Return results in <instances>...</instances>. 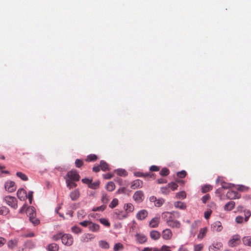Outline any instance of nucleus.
Segmentation results:
<instances>
[{
    "label": "nucleus",
    "instance_id": "1",
    "mask_svg": "<svg viewBox=\"0 0 251 251\" xmlns=\"http://www.w3.org/2000/svg\"><path fill=\"white\" fill-rule=\"evenodd\" d=\"M3 201L12 208L16 209L18 208V201L15 197L6 196L3 198Z\"/></svg>",
    "mask_w": 251,
    "mask_h": 251
},
{
    "label": "nucleus",
    "instance_id": "2",
    "mask_svg": "<svg viewBox=\"0 0 251 251\" xmlns=\"http://www.w3.org/2000/svg\"><path fill=\"white\" fill-rule=\"evenodd\" d=\"M65 178L66 179H70V180L77 181L79 180L80 176L76 170H72L67 173L66 176H65Z\"/></svg>",
    "mask_w": 251,
    "mask_h": 251
},
{
    "label": "nucleus",
    "instance_id": "3",
    "mask_svg": "<svg viewBox=\"0 0 251 251\" xmlns=\"http://www.w3.org/2000/svg\"><path fill=\"white\" fill-rule=\"evenodd\" d=\"M62 242L65 245L70 246L73 243L72 236L69 234H64L62 239Z\"/></svg>",
    "mask_w": 251,
    "mask_h": 251
},
{
    "label": "nucleus",
    "instance_id": "4",
    "mask_svg": "<svg viewBox=\"0 0 251 251\" xmlns=\"http://www.w3.org/2000/svg\"><path fill=\"white\" fill-rule=\"evenodd\" d=\"M4 187L5 190L9 193L15 191L16 189L15 182L11 180H8L5 183Z\"/></svg>",
    "mask_w": 251,
    "mask_h": 251
},
{
    "label": "nucleus",
    "instance_id": "5",
    "mask_svg": "<svg viewBox=\"0 0 251 251\" xmlns=\"http://www.w3.org/2000/svg\"><path fill=\"white\" fill-rule=\"evenodd\" d=\"M144 198V193L140 190L136 191L133 195V200L137 203L143 201Z\"/></svg>",
    "mask_w": 251,
    "mask_h": 251
},
{
    "label": "nucleus",
    "instance_id": "6",
    "mask_svg": "<svg viewBox=\"0 0 251 251\" xmlns=\"http://www.w3.org/2000/svg\"><path fill=\"white\" fill-rule=\"evenodd\" d=\"M240 240V237L239 235H234L228 241V245L230 247H235L239 244Z\"/></svg>",
    "mask_w": 251,
    "mask_h": 251
},
{
    "label": "nucleus",
    "instance_id": "7",
    "mask_svg": "<svg viewBox=\"0 0 251 251\" xmlns=\"http://www.w3.org/2000/svg\"><path fill=\"white\" fill-rule=\"evenodd\" d=\"M167 224L172 228H179L181 226L180 223L177 220H174L173 217L171 219H167Z\"/></svg>",
    "mask_w": 251,
    "mask_h": 251
},
{
    "label": "nucleus",
    "instance_id": "8",
    "mask_svg": "<svg viewBox=\"0 0 251 251\" xmlns=\"http://www.w3.org/2000/svg\"><path fill=\"white\" fill-rule=\"evenodd\" d=\"M223 227L220 222L216 221L211 226V229L213 231L219 232L222 230Z\"/></svg>",
    "mask_w": 251,
    "mask_h": 251
},
{
    "label": "nucleus",
    "instance_id": "9",
    "mask_svg": "<svg viewBox=\"0 0 251 251\" xmlns=\"http://www.w3.org/2000/svg\"><path fill=\"white\" fill-rule=\"evenodd\" d=\"M226 197L229 199H239L240 197L236 191L229 190L226 194Z\"/></svg>",
    "mask_w": 251,
    "mask_h": 251
},
{
    "label": "nucleus",
    "instance_id": "10",
    "mask_svg": "<svg viewBox=\"0 0 251 251\" xmlns=\"http://www.w3.org/2000/svg\"><path fill=\"white\" fill-rule=\"evenodd\" d=\"M18 198L21 201H24L27 197L26 192L23 188L19 189L17 192Z\"/></svg>",
    "mask_w": 251,
    "mask_h": 251
},
{
    "label": "nucleus",
    "instance_id": "11",
    "mask_svg": "<svg viewBox=\"0 0 251 251\" xmlns=\"http://www.w3.org/2000/svg\"><path fill=\"white\" fill-rule=\"evenodd\" d=\"M148 213L146 210H141L139 211L136 214V218L138 220H143L145 219L148 216Z\"/></svg>",
    "mask_w": 251,
    "mask_h": 251
},
{
    "label": "nucleus",
    "instance_id": "12",
    "mask_svg": "<svg viewBox=\"0 0 251 251\" xmlns=\"http://www.w3.org/2000/svg\"><path fill=\"white\" fill-rule=\"evenodd\" d=\"M172 236V232L170 229H165L162 231V238L165 240H169Z\"/></svg>",
    "mask_w": 251,
    "mask_h": 251
},
{
    "label": "nucleus",
    "instance_id": "13",
    "mask_svg": "<svg viewBox=\"0 0 251 251\" xmlns=\"http://www.w3.org/2000/svg\"><path fill=\"white\" fill-rule=\"evenodd\" d=\"M142 186V181L140 179H136L132 182L130 187L132 189H135L139 188H141Z\"/></svg>",
    "mask_w": 251,
    "mask_h": 251
},
{
    "label": "nucleus",
    "instance_id": "14",
    "mask_svg": "<svg viewBox=\"0 0 251 251\" xmlns=\"http://www.w3.org/2000/svg\"><path fill=\"white\" fill-rule=\"evenodd\" d=\"M160 221V217H155L152 218L149 223V226L151 227L154 228L158 226Z\"/></svg>",
    "mask_w": 251,
    "mask_h": 251
},
{
    "label": "nucleus",
    "instance_id": "15",
    "mask_svg": "<svg viewBox=\"0 0 251 251\" xmlns=\"http://www.w3.org/2000/svg\"><path fill=\"white\" fill-rule=\"evenodd\" d=\"M95 238L93 234L86 233L84 234L81 237V241L83 242H88Z\"/></svg>",
    "mask_w": 251,
    "mask_h": 251
},
{
    "label": "nucleus",
    "instance_id": "16",
    "mask_svg": "<svg viewBox=\"0 0 251 251\" xmlns=\"http://www.w3.org/2000/svg\"><path fill=\"white\" fill-rule=\"evenodd\" d=\"M135 236L138 242L140 244H143L147 241V238L146 236L143 234L137 233Z\"/></svg>",
    "mask_w": 251,
    "mask_h": 251
},
{
    "label": "nucleus",
    "instance_id": "17",
    "mask_svg": "<svg viewBox=\"0 0 251 251\" xmlns=\"http://www.w3.org/2000/svg\"><path fill=\"white\" fill-rule=\"evenodd\" d=\"M70 198L72 201H76L78 199L80 196L79 192L78 189H75L70 193Z\"/></svg>",
    "mask_w": 251,
    "mask_h": 251
},
{
    "label": "nucleus",
    "instance_id": "18",
    "mask_svg": "<svg viewBox=\"0 0 251 251\" xmlns=\"http://www.w3.org/2000/svg\"><path fill=\"white\" fill-rule=\"evenodd\" d=\"M235 205V202L233 201H230L225 205L224 209L226 211H230L234 208Z\"/></svg>",
    "mask_w": 251,
    "mask_h": 251
},
{
    "label": "nucleus",
    "instance_id": "19",
    "mask_svg": "<svg viewBox=\"0 0 251 251\" xmlns=\"http://www.w3.org/2000/svg\"><path fill=\"white\" fill-rule=\"evenodd\" d=\"M100 226L99 225L90 222L89 225V229L93 232H96L99 230Z\"/></svg>",
    "mask_w": 251,
    "mask_h": 251
},
{
    "label": "nucleus",
    "instance_id": "20",
    "mask_svg": "<svg viewBox=\"0 0 251 251\" xmlns=\"http://www.w3.org/2000/svg\"><path fill=\"white\" fill-rule=\"evenodd\" d=\"M150 236L152 239L156 240L160 237V233L156 230H152L150 232Z\"/></svg>",
    "mask_w": 251,
    "mask_h": 251
},
{
    "label": "nucleus",
    "instance_id": "21",
    "mask_svg": "<svg viewBox=\"0 0 251 251\" xmlns=\"http://www.w3.org/2000/svg\"><path fill=\"white\" fill-rule=\"evenodd\" d=\"M59 249L58 246L56 243H51L47 247L48 251H58Z\"/></svg>",
    "mask_w": 251,
    "mask_h": 251
},
{
    "label": "nucleus",
    "instance_id": "22",
    "mask_svg": "<svg viewBox=\"0 0 251 251\" xmlns=\"http://www.w3.org/2000/svg\"><path fill=\"white\" fill-rule=\"evenodd\" d=\"M100 167L102 171H108L110 169L108 164L104 160L100 161Z\"/></svg>",
    "mask_w": 251,
    "mask_h": 251
},
{
    "label": "nucleus",
    "instance_id": "23",
    "mask_svg": "<svg viewBox=\"0 0 251 251\" xmlns=\"http://www.w3.org/2000/svg\"><path fill=\"white\" fill-rule=\"evenodd\" d=\"M174 206L177 208H179L182 210H184L186 208V204L181 201H176L174 203Z\"/></svg>",
    "mask_w": 251,
    "mask_h": 251
},
{
    "label": "nucleus",
    "instance_id": "24",
    "mask_svg": "<svg viewBox=\"0 0 251 251\" xmlns=\"http://www.w3.org/2000/svg\"><path fill=\"white\" fill-rule=\"evenodd\" d=\"M124 209H125L126 213L131 212L134 210V206L130 203H127L125 205Z\"/></svg>",
    "mask_w": 251,
    "mask_h": 251
},
{
    "label": "nucleus",
    "instance_id": "25",
    "mask_svg": "<svg viewBox=\"0 0 251 251\" xmlns=\"http://www.w3.org/2000/svg\"><path fill=\"white\" fill-rule=\"evenodd\" d=\"M74 181L70 180V179H66V183L67 187L70 189L75 188L76 187L77 184L74 182Z\"/></svg>",
    "mask_w": 251,
    "mask_h": 251
},
{
    "label": "nucleus",
    "instance_id": "26",
    "mask_svg": "<svg viewBox=\"0 0 251 251\" xmlns=\"http://www.w3.org/2000/svg\"><path fill=\"white\" fill-rule=\"evenodd\" d=\"M115 188V185L114 183L112 181H110L107 183L106 186V189L107 191L109 192L113 191Z\"/></svg>",
    "mask_w": 251,
    "mask_h": 251
},
{
    "label": "nucleus",
    "instance_id": "27",
    "mask_svg": "<svg viewBox=\"0 0 251 251\" xmlns=\"http://www.w3.org/2000/svg\"><path fill=\"white\" fill-rule=\"evenodd\" d=\"M207 230V229L206 227L201 228L200 230L199 234L198 235V238L201 239H202L206 234Z\"/></svg>",
    "mask_w": 251,
    "mask_h": 251
},
{
    "label": "nucleus",
    "instance_id": "28",
    "mask_svg": "<svg viewBox=\"0 0 251 251\" xmlns=\"http://www.w3.org/2000/svg\"><path fill=\"white\" fill-rule=\"evenodd\" d=\"M242 240L245 246H251V236L244 237Z\"/></svg>",
    "mask_w": 251,
    "mask_h": 251
},
{
    "label": "nucleus",
    "instance_id": "29",
    "mask_svg": "<svg viewBox=\"0 0 251 251\" xmlns=\"http://www.w3.org/2000/svg\"><path fill=\"white\" fill-rule=\"evenodd\" d=\"M174 214V213L169 212H166L163 213L162 215V217L164 219H165L166 222L167 221V219H171L172 218V215Z\"/></svg>",
    "mask_w": 251,
    "mask_h": 251
},
{
    "label": "nucleus",
    "instance_id": "30",
    "mask_svg": "<svg viewBox=\"0 0 251 251\" xmlns=\"http://www.w3.org/2000/svg\"><path fill=\"white\" fill-rule=\"evenodd\" d=\"M9 212V210L8 208H7L6 206H0V215H6L8 214Z\"/></svg>",
    "mask_w": 251,
    "mask_h": 251
},
{
    "label": "nucleus",
    "instance_id": "31",
    "mask_svg": "<svg viewBox=\"0 0 251 251\" xmlns=\"http://www.w3.org/2000/svg\"><path fill=\"white\" fill-rule=\"evenodd\" d=\"M186 197V194L184 191H181L177 193L176 195V198L179 199H184Z\"/></svg>",
    "mask_w": 251,
    "mask_h": 251
},
{
    "label": "nucleus",
    "instance_id": "32",
    "mask_svg": "<svg viewBox=\"0 0 251 251\" xmlns=\"http://www.w3.org/2000/svg\"><path fill=\"white\" fill-rule=\"evenodd\" d=\"M97 158L98 157L96 155L91 154L87 156L86 161L88 162L94 161H96Z\"/></svg>",
    "mask_w": 251,
    "mask_h": 251
},
{
    "label": "nucleus",
    "instance_id": "33",
    "mask_svg": "<svg viewBox=\"0 0 251 251\" xmlns=\"http://www.w3.org/2000/svg\"><path fill=\"white\" fill-rule=\"evenodd\" d=\"M115 172L117 173V174L118 176H125L127 175L126 172L124 169H117L115 170Z\"/></svg>",
    "mask_w": 251,
    "mask_h": 251
},
{
    "label": "nucleus",
    "instance_id": "34",
    "mask_svg": "<svg viewBox=\"0 0 251 251\" xmlns=\"http://www.w3.org/2000/svg\"><path fill=\"white\" fill-rule=\"evenodd\" d=\"M99 181H96L94 182H92V181L91 182H90L89 187L93 189H96L99 187Z\"/></svg>",
    "mask_w": 251,
    "mask_h": 251
},
{
    "label": "nucleus",
    "instance_id": "35",
    "mask_svg": "<svg viewBox=\"0 0 251 251\" xmlns=\"http://www.w3.org/2000/svg\"><path fill=\"white\" fill-rule=\"evenodd\" d=\"M16 176L24 181H27L28 180L27 176L22 172H17Z\"/></svg>",
    "mask_w": 251,
    "mask_h": 251
},
{
    "label": "nucleus",
    "instance_id": "36",
    "mask_svg": "<svg viewBox=\"0 0 251 251\" xmlns=\"http://www.w3.org/2000/svg\"><path fill=\"white\" fill-rule=\"evenodd\" d=\"M221 185L222 188L225 189L231 188L233 186V184L225 182H222Z\"/></svg>",
    "mask_w": 251,
    "mask_h": 251
},
{
    "label": "nucleus",
    "instance_id": "37",
    "mask_svg": "<svg viewBox=\"0 0 251 251\" xmlns=\"http://www.w3.org/2000/svg\"><path fill=\"white\" fill-rule=\"evenodd\" d=\"M99 246L103 249H108L109 248V245L107 242L105 241L101 240L99 242Z\"/></svg>",
    "mask_w": 251,
    "mask_h": 251
},
{
    "label": "nucleus",
    "instance_id": "38",
    "mask_svg": "<svg viewBox=\"0 0 251 251\" xmlns=\"http://www.w3.org/2000/svg\"><path fill=\"white\" fill-rule=\"evenodd\" d=\"M168 186L169 188H171L172 189V190H173V191H174V190L177 189V188L178 187V185L176 182H171L169 183L168 184Z\"/></svg>",
    "mask_w": 251,
    "mask_h": 251
},
{
    "label": "nucleus",
    "instance_id": "39",
    "mask_svg": "<svg viewBox=\"0 0 251 251\" xmlns=\"http://www.w3.org/2000/svg\"><path fill=\"white\" fill-rule=\"evenodd\" d=\"M86 215V213L83 210H79L77 212V217L78 219H81L83 218Z\"/></svg>",
    "mask_w": 251,
    "mask_h": 251
},
{
    "label": "nucleus",
    "instance_id": "40",
    "mask_svg": "<svg viewBox=\"0 0 251 251\" xmlns=\"http://www.w3.org/2000/svg\"><path fill=\"white\" fill-rule=\"evenodd\" d=\"M63 234H63L61 232L58 233L54 235L52 237V240H53L54 241H57V240H58L60 239H62Z\"/></svg>",
    "mask_w": 251,
    "mask_h": 251
},
{
    "label": "nucleus",
    "instance_id": "41",
    "mask_svg": "<svg viewBox=\"0 0 251 251\" xmlns=\"http://www.w3.org/2000/svg\"><path fill=\"white\" fill-rule=\"evenodd\" d=\"M17 245V241L16 240H11L9 241L7 243V246L9 248H13L15 247Z\"/></svg>",
    "mask_w": 251,
    "mask_h": 251
},
{
    "label": "nucleus",
    "instance_id": "42",
    "mask_svg": "<svg viewBox=\"0 0 251 251\" xmlns=\"http://www.w3.org/2000/svg\"><path fill=\"white\" fill-rule=\"evenodd\" d=\"M164 202L165 200L162 198L156 199V201L154 203V205L155 206L160 207Z\"/></svg>",
    "mask_w": 251,
    "mask_h": 251
},
{
    "label": "nucleus",
    "instance_id": "43",
    "mask_svg": "<svg viewBox=\"0 0 251 251\" xmlns=\"http://www.w3.org/2000/svg\"><path fill=\"white\" fill-rule=\"evenodd\" d=\"M118 200L117 199L115 198V199H113L112 201L109 204V206L111 208H113L115 207L118 205Z\"/></svg>",
    "mask_w": 251,
    "mask_h": 251
},
{
    "label": "nucleus",
    "instance_id": "44",
    "mask_svg": "<svg viewBox=\"0 0 251 251\" xmlns=\"http://www.w3.org/2000/svg\"><path fill=\"white\" fill-rule=\"evenodd\" d=\"M212 187L210 185H205L202 187V192L205 193L211 190Z\"/></svg>",
    "mask_w": 251,
    "mask_h": 251
},
{
    "label": "nucleus",
    "instance_id": "45",
    "mask_svg": "<svg viewBox=\"0 0 251 251\" xmlns=\"http://www.w3.org/2000/svg\"><path fill=\"white\" fill-rule=\"evenodd\" d=\"M169 174V170L166 168H163L160 172V175L162 176H168Z\"/></svg>",
    "mask_w": 251,
    "mask_h": 251
},
{
    "label": "nucleus",
    "instance_id": "46",
    "mask_svg": "<svg viewBox=\"0 0 251 251\" xmlns=\"http://www.w3.org/2000/svg\"><path fill=\"white\" fill-rule=\"evenodd\" d=\"M117 214V217L120 219L122 220L124 219L127 217V213H124L123 212H120L118 213H116Z\"/></svg>",
    "mask_w": 251,
    "mask_h": 251
},
{
    "label": "nucleus",
    "instance_id": "47",
    "mask_svg": "<svg viewBox=\"0 0 251 251\" xmlns=\"http://www.w3.org/2000/svg\"><path fill=\"white\" fill-rule=\"evenodd\" d=\"M106 208V205H102L97 207H94L93 208L92 211H103Z\"/></svg>",
    "mask_w": 251,
    "mask_h": 251
},
{
    "label": "nucleus",
    "instance_id": "48",
    "mask_svg": "<svg viewBox=\"0 0 251 251\" xmlns=\"http://www.w3.org/2000/svg\"><path fill=\"white\" fill-rule=\"evenodd\" d=\"M100 221L102 224H103V225H104L106 226H109L110 225V224L109 222L108 221V220L105 218L100 219Z\"/></svg>",
    "mask_w": 251,
    "mask_h": 251
},
{
    "label": "nucleus",
    "instance_id": "49",
    "mask_svg": "<svg viewBox=\"0 0 251 251\" xmlns=\"http://www.w3.org/2000/svg\"><path fill=\"white\" fill-rule=\"evenodd\" d=\"M123 249V245L122 244L118 243L115 244L114 247V250L115 251H118L120 249Z\"/></svg>",
    "mask_w": 251,
    "mask_h": 251
},
{
    "label": "nucleus",
    "instance_id": "50",
    "mask_svg": "<svg viewBox=\"0 0 251 251\" xmlns=\"http://www.w3.org/2000/svg\"><path fill=\"white\" fill-rule=\"evenodd\" d=\"M83 164V161L82 160L76 159L75 161V165L77 168H80Z\"/></svg>",
    "mask_w": 251,
    "mask_h": 251
},
{
    "label": "nucleus",
    "instance_id": "51",
    "mask_svg": "<svg viewBox=\"0 0 251 251\" xmlns=\"http://www.w3.org/2000/svg\"><path fill=\"white\" fill-rule=\"evenodd\" d=\"M161 192L164 194H168L170 193L169 188L168 186L161 188Z\"/></svg>",
    "mask_w": 251,
    "mask_h": 251
},
{
    "label": "nucleus",
    "instance_id": "52",
    "mask_svg": "<svg viewBox=\"0 0 251 251\" xmlns=\"http://www.w3.org/2000/svg\"><path fill=\"white\" fill-rule=\"evenodd\" d=\"M109 201V199L107 197V195L106 194H102L101 197V201L103 203L106 204Z\"/></svg>",
    "mask_w": 251,
    "mask_h": 251
},
{
    "label": "nucleus",
    "instance_id": "53",
    "mask_svg": "<svg viewBox=\"0 0 251 251\" xmlns=\"http://www.w3.org/2000/svg\"><path fill=\"white\" fill-rule=\"evenodd\" d=\"M177 175L180 178H184L186 175V171L183 170L177 173Z\"/></svg>",
    "mask_w": 251,
    "mask_h": 251
},
{
    "label": "nucleus",
    "instance_id": "54",
    "mask_svg": "<svg viewBox=\"0 0 251 251\" xmlns=\"http://www.w3.org/2000/svg\"><path fill=\"white\" fill-rule=\"evenodd\" d=\"M72 230L73 232H74L75 233H78L81 232V231L80 228L79 227L76 226H74L72 227Z\"/></svg>",
    "mask_w": 251,
    "mask_h": 251
},
{
    "label": "nucleus",
    "instance_id": "55",
    "mask_svg": "<svg viewBox=\"0 0 251 251\" xmlns=\"http://www.w3.org/2000/svg\"><path fill=\"white\" fill-rule=\"evenodd\" d=\"M82 182L86 184H87L88 187L90 185V182L92 181V179H89L88 178H84L81 180Z\"/></svg>",
    "mask_w": 251,
    "mask_h": 251
},
{
    "label": "nucleus",
    "instance_id": "56",
    "mask_svg": "<svg viewBox=\"0 0 251 251\" xmlns=\"http://www.w3.org/2000/svg\"><path fill=\"white\" fill-rule=\"evenodd\" d=\"M237 190L240 191H247L248 190V188L244 185H240L238 186Z\"/></svg>",
    "mask_w": 251,
    "mask_h": 251
},
{
    "label": "nucleus",
    "instance_id": "57",
    "mask_svg": "<svg viewBox=\"0 0 251 251\" xmlns=\"http://www.w3.org/2000/svg\"><path fill=\"white\" fill-rule=\"evenodd\" d=\"M202 245L201 244H198L195 245L194 251H201L202 249Z\"/></svg>",
    "mask_w": 251,
    "mask_h": 251
},
{
    "label": "nucleus",
    "instance_id": "58",
    "mask_svg": "<svg viewBox=\"0 0 251 251\" xmlns=\"http://www.w3.org/2000/svg\"><path fill=\"white\" fill-rule=\"evenodd\" d=\"M211 213H212V211L211 210H207V211L204 212V218L206 219H208L210 217Z\"/></svg>",
    "mask_w": 251,
    "mask_h": 251
},
{
    "label": "nucleus",
    "instance_id": "59",
    "mask_svg": "<svg viewBox=\"0 0 251 251\" xmlns=\"http://www.w3.org/2000/svg\"><path fill=\"white\" fill-rule=\"evenodd\" d=\"M90 221H84L83 222H80L79 224L84 227L87 226L89 227V224L90 223Z\"/></svg>",
    "mask_w": 251,
    "mask_h": 251
},
{
    "label": "nucleus",
    "instance_id": "60",
    "mask_svg": "<svg viewBox=\"0 0 251 251\" xmlns=\"http://www.w3.org/2000/svg\"><path fill=\"white\" fill-rule=\"evenodd\" d=\"M210 196L209 195H205L201 198V201L203 203H205L209 199Z\"/></svg>",
    "mask_w": 251,
    "mask_h": 251
},
{
    "label": "nucleus",
    "instance_id": "61",
    "mask_svg": "<svg viewBox=\"0 0 251 251\" xmlns=\"http://www.w3.org/2000/svg\"><path fill=\"white\" fill-rule=\"evenodd\" d=\"M30 222L34 226L38 225L40 223V220L36 218V217L35 219H33V220L30 221Z\"/></svg>",
    "mask_w": 251,
    "mask_h": 251
},
{
    "label": "nucleus",
    "instance_id": "62",
    "mask_svg": "<svg viewBox=\"0 0 251 251\" xmlns=\"http://www.w3.org/2000/svg\"><path fill=\"white\" fill-rule=\"evenodd\" d=\"M200 224L199 221H195L194 223H193L191 226L192 230L191 232L193 231V229L194 228H196Z\"/></svg>",
    "mask_w": 251,
    "mask_h": 251
},
{
    "label": "nucleus",
    "instance_id": "63",
    "mask_svg": "<svg viewBox=\"0 0 251 251\" xmlns=\"http://www.w3.org/2000/svg\"><path fill=\"white\" fill-rule=\"evenodd\" d=\"M160 251H171V250L170 249V247L166 245H163L161 248Z\"/></svg>",
    "mask_w": 251,
    "mask_h": 251
},
{
    "label": "nucleus",
    "instance_id": "64",
    "mask_svg": "<svg viewBox=\"0 0 251 251\" xmlns=\"http://www.w3.org/2000/svg\"><path fill=\"white\" fill-rule=\"evenodd\" d=\"M235 221L237 223L240 224L243 222V217L241 216H238L236 217L235 219Z\"/></svg>",
    "mask_w": 251,
    "mask_h": 251
}]
</instances>
